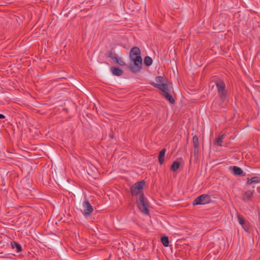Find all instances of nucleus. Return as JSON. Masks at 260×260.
Returning <instances> with one entry per match:
<instances>
[{"instance_id":"4","label":"nucleus","mask_w":260,"mask_h":260,"mask_svg":"<svg viewBox=\"0 0 260 260\" xmlns=\"http://www.w3.org/2000/svg\"><path fill=\"white\" fill-rule=\"evenodd\" d=\"M211 200L210 197L207 194H202L196 198L193 202V205H205L210 202Z\"/></svg>"},{"instance_id":"14","label":"nucleus","mask_w":260,"mask_h":260,"mask_svg":"<svg viewBox=\"0 0 260 260\" xmlns=\"http://www.w3.org/2000/svg\"><path fill=\"white\" fill-rule=\"evenodd\" d=\"M233 171L235 175H240L243 173V171L242 169L237 166H234L233 168Z\"/></svg>"},{"instance_id":"22","label":"nucleus","mask_w":260,"mask_h":260,"mask_svg":"<svg viewBox=\"0 0 260 260\" xmlns=\"http://www.w3.org/2000/svg\"><path fill=\"white\" fill-rule=\"evenodd\" d=\"M238 218L239 222L240 224H241L242 225H243L244 223V219H243V218L242 217H241V216L238 215Z\"/></svg>"},{"instance_id":"7","label":"nucleus","mask_w":260,"mask_h":260,"mask_svg":"<svg viewBox=\"0 0 260 260\" xmlns=\"http://www.w3.org/2000/svg\"><path fill=\"white\" fill-rule=\"evenodd\" d=\"M83 214L85 216L89 215L93 211L92 207L88 201H85L83 204Z\"/></svg>"},{"instance_id":"18","label":"nucleus","mask_w":260,"mask_h":260,"mask_svg":"<svg viewBox=\"0 0 260 260\" xmlns=\"http://www.w3.org/2000/svg\"><path fill=\"white\" fill-rule=\"evenodd\" d=\"M152 63V59L151 57L147 56L144 58V63L146 66H149Z\"/></svg>"},{"instance_id":"5","label":"nucleus","mask_w":260,"mask_h":260,"mask_svg":"<svg viewBox=\"0 0 260 260\" xmlns=\"http://www.w3.org/2000/svg\"><path fill=\"white\" fill-rule=\"evenodd\" d=\"M138 206L139 209L146 214L148 213L147 205L144 200V196L142 193L140 195L139 200L137 201Z\"/></svg>"},{"instance_id":"23","label":"nucleus","mask_w":260,"mask_h":260,"mask_svg":"<svg viewBox=\"0 0 260 260\" xmlns=\"http://www.w3.org/2000/svg\"><path fill=\"white\" fill-rule=\"evenodd\" d=\"M4 118H5V116L2 114H0V119Z\"/></svg>"},{"instance_id":"1","label":"nucleus","mask_w":260,"mask_h":260,"mask_svg":"<svg viewBox=\"0 0 260 260\" xmlns=\"http://www.w3.org/2000/svg\"><path fill=\"white\" fill-rule=\"evenodd\" d=\"M129 68L134 73L139 72L142 67V58L140 49L137 47H133L129 51Z\"/></svg>"},{"instance_id":"24","label":"nucleus","mask_w":260,"mask_h":260,"mask_svg":"<svg viewBox=\"0 0 260 260\" xmlns=\"http://www.w3.org/2000/svg\"><path fill=\"white\" fill-rule=\"evenodd\" d=\"M111 71L112 73V74H114V68L113 67L111 68Z\"/></svg>"},{"instance_id":"13","label":"nucleus","mask_w":260,"mask_h":260,"mask_svg":"<svg viewBox=\"0 0 260 260\" xmlns=\"http://www.w3.org/2000/svg\"><path fill=\"white\" fill-rule=\"evenodd\" d=\"M260 182V179L258 177H254L248 179L247 182L248 185H251L252 183H258Z\"/></svg>"},{"instance_id":"12","label":"nucleus","mask_w":260,"mask_h":260,"mask_svg":"<svg viewBox=\"0 0 260 260\" xmlns=\"http://www.w3.org/2000/svg\"><path fill=\"white\" fill-rule=\"evenodd\" d=\"M11 246L13 249H16L17 252H19L21 250V245L16 242H11Z\"/></svg>"},{"instance_id":"11","label":"nucleus","mask_w":260,"mask_h":260,"mask_svg":"<svg viewBox=\"0 0 260 260\" xmlns=\"http://www.w3.org/2000/svg\"><path fill=\"white\" fill-rule=\"evenodd\" d=\"M166 151V149H163L160 151L159 153L158 159L159 162L161 165H162L164 162Z\"/></svg>"},{"instance_id":"19","label":"nucleus","mask_w":260,"mask_h":260,"mask_svg":"<svg viewBox=\"0 0 260 260\" xmlns=\"http://www.w3.org/2000/svg\"><path fill=\"white\" fill-rule=\"evenodd\" d=\"M223 139V136H221L217 138L216 140L215 144L218 146L221 147L222 146V142Z\"/></svg>"},{"instance_id":"21","label":"nucleus","mask_w":260,"mask_h":260,"mask_svg":"<svg viewBox=\"0 0 260 260\" xmlns=\"http://www.w3.org/2000/svg\"><path fill=\"white\" fill-rule=\"evenodd\" d=\"M89 167L90 168V169L92 171L93 173L92 174H90L89 173H88V174L90 175H91V176H92L93 177H95L94 175L93 174V173H95L96 172V171H97L96 169L95 168V167H94L93 166H89Z\"/></svg>"},{"instance_id":"8","label":"nucleus","mask_w":260,"mask_h":260,"mask_svg":"<svg viewBox=\"0 0 260 260\" xmlns=\"http://www.w3.org/2000/svg\"><path fill=\"white\" fill-rule=\"evenodd\" d=\"M172 88L170 85V87H167V89L163 90L160 91V94L163 95L167 100H168L171 103L173 104L175 102V100L173 98L169 93L170 89Z\"/></svg>"},{"instance_id":"9","label":"nucleus","mask_w":260,"mask_h":260,"mask_svg":"<svg viewBox=\"0 0 260 260\" xmlns=\"http://www.w3.org/2000/svg\"><path fill=\"white\" fill-rule=\"evenodd\" d=\"M115 63H117L119 66L121 67H124L126 65L123 58L121 56L117 55L115 56Z\"/></svg>"},{"instance_id":"3","label":"nucleus","mask_w":260,"mask_h":260,"mask_svg":"<svg viewBox=\"0 0 260 260\" xmlns=\"http://www.w3.org/2000/svg\"><path fill=\"white\" fill-rule=\"evenodd\" d=\"M145 184V182L144 180L139 181L134 184L131 188L132 194L133 196H138L141 194L143 191V188Z\"/></svg>"},{"instance_id":"17","label":"nucleus","mask_w":260,"mask_h":260,"mask_svg":"<svg viewBox=\"0 0 260 260\" xmlns=\"http://www.w3.org/2000/svg\"><path fill=\"white\" fill-rule=\"evenodd\" d=\"M193 144L195 149H198L199 146V138L197 136H194L192 138Z\"/></svg>"},{"instance_id":"10","label":"nucleus","mask_w":260,"mask_h":260,"mask_svg":"<svg viewBox=\"0 0 260 260\" xmlns=\"http://www.w3.org/2000/svg\"><path fill=\"white\" fill-rule=\"evenodd\" d=\"M253 196V192L251 191L248 190L243 195V200L244 201L250 200Z\"/></svg>"},{"instance_id":"2","label":"nucleus","mask_w":260,"mask_h":260,"mask_svg":"<svg viewBox=\"0 0 260 260\" xmlns=\"http://www.w3.org/2000/svg\"><path fill=\"white\" fill-rule=\"evenodd\" d=\"M153 85L162 91L167 87H170L171 84H169L168 81L162 77L158 76L156 77L155 82L153 83Z\"/></svg>"},{"instance_id":"20","label":"nucleus","mask_w":260,"mask_h":260,"mask_svg":"<svg viewBox=\"0 0 260 260\" xmlns=\"http://www.w3.org/2000/svg\"><path fill=\"white\" fill-rule=\"evenodd\" d=\"M123 72L122 70H121L119 69L115 68V75L121 76L123 74Z\"/></svg>"},{"instance_id":"15","label":"nucleus","mask_w":260,"mask_h":260,"mask_svg":"<svg viewBox=\"0 0 260 260\" xmlns=\"http://www.w3.org/2000/svg\"><path fill=\"white\" fill-rule=\"evenodd\" d=\"M180 165V162L177 161L173 162L171 167V170L173 172L177 171L179 169Z\"/></svg>"},{"instance_id":"16","label":"nucleus","mask_w":260,"mask_h":260,"mask_svg":"<svg viewBox=\"0 0 260 260\" xmlns=\"http://www.w3.org/2000/svg\"><path fill=\"white\" fill-rule=\"evenodd\" d=\"M160 240H161V242L162 245L165 247L169 246V239H168V237H167V236L162 237L161 238Z\"/></svg>"},{"instance_id":"6","label":"nucleus","mask_w":260,"mask_h":260,"mask_svg":"<svg viewBox=\"0 0 260 260\" xmlns=\"http://www.w3.org/2000/svg\"><path fill=\"white\" fill-rule=\"evenodd\" d=\"M217 88L218 89V92L219 95L221 98H223L226 95L225 85V84L222 82H218L216 83Z\"/></svg>"}]
</instances>
